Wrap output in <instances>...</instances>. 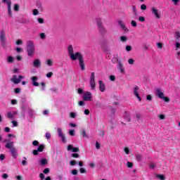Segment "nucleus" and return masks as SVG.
I'll return each instance as SVG.
<instances>
[{
	"mask_svg": "<svg viewBox=\"0 0 180 180\" xmlns=\"http://www.w3.org/2000/svg\"><path fill=\"white\" fill-rule=\"evenodd\" d=\"M54 64V62L53 61V60L49 59L46 60V65H49V67H53Z\"/></svg>",
	"mask_w": 180,
	"mask_h": 180,
	"instance_id": "nucleus-25",
	"label": "nucleus"
},
{
	"mask_svg": "<svg viewBox=\"0 0 180 180\" xmlns=\"http://www.w3.org/2000/svg\"><path fill=\"white\" fill-rule=\"evenodd\" d=\"M141 11H146V9H147V6H146V4H142L141 6Z\"/></svg>",
	"mask_w": 180,
	"mask_h": 180,
	"instance_id": "nucleus-47",
	"label": "nucleus"
},
{
	"mask_svg": "<svg viewBox=\"0 0 180 180\" xmlns=\"http://www.w3.org/2000/svg\"><path fill=\"white\" fill-rule=\"evenodd\" d=\"M140 89L139 88V86H135L134 88V91H133V94L134 95V96H136V98H137V99L139 100V102H141V97H140Z\"/></svg>",
	"mask_w": 180,
	"mask_h": 180,
	"instance_id": "nucleus-6",
	"label": "nucleus"
},
{
	"mask_svg": "<svg viewBox=\"0 0 180 180\" xmlns=\"http://www.w3.org/2000/svg\"><path fill=\"white\" fill-rule=\"evenodd\" d=\"M99 84V89L101 92H105L106 89V86H105V83L102 80L98 81Z\"/></svg>",
	"mask_w": 180,
	"mask_h": 180,
	"instance_id": "nucleus-12",
	"label": "nucleus"
},
{
	"mask_svg": "<svg viewBox=\"0 0 180 180\" xmlns=\"http://www.w3.org/2000/svg\"><path fill=\"white\" fill-rule=\"evenodd\" d=\"M89 113H90L89 110H88V109L84 110V115L88 116V115H89Z\"/></svg>",
	"mask_w": 180,
	"mask_h": 180,
	"instance_id": "nucleus-63",
	"label": "nucleus"
},
{
	"mask_svg": "<svg viewBox=\"0 0 180 180\" xmlns=\"http://www.w3.org/2000/svg\"><path fill=\"white\" fill-rule=\"evenodd\" d=\"M0 39L1 41H5V31H0Z\"/></svg>",
	"mask_w": 180,
	"mask_h": 180,
	"instance_id": "nucleus-22",
	"label": "nucleus"
},
{
	"mask_svg": "<svg viewBox=\"0 0 180 180\" xmlns=\"http://www.w3.org/2000/svg\"><path fill=\"white\" fill-rule=\"evenodd\" d=\"M37 21L40 23V24H43L44 23V19L43 18H38Z\"/></svg>",
	"mask_w": 180,
	"mask_h": 180,
	"instance_id": "nucleus-54",
	"label": "nucleus"
},
{
	"mask_svg": "<svg viewBox=\"0 0 180 180\" xmlns=\"http://www.w3.org/2000/svg\"><path fill=\"white\" fill-rule=\"evenodd\" d=\"M40 162H41V165H46V164H47L48 161H47V159H46V158H42V159L40 160Z\"/></svg>",
	"mask_w": 180,
	"mask_h": 180,
	"instance_id": "nucleus-27",
	"label": "nucleus"
},
{
	"mask_svg": "<svg viewBox=\"0 0 180 180\" xmlns=\"http://www.w3.org/2000/svg\"><path fill=\"white\" fill-rule=\"evenodd\" d=\"M139 22H146V18L143 17V16H139Z\"/></svg>",
	"mask_w": 180,
	"mask_h": 180,
	"instance_id": "nucleus-43",
	"label": "nucleus"
},
{
	"mask_svg": "<svg viewBox=\"0 0 180 180\" xmlns=\"http://www.w3.org/2000/svg\"><path fill=\"white\" fill-rule=\"evenodd\" d=\"M11 123L14 127H18V122L16 121H12Z\"/></svg>",
	"mask_w": 180,
	"mask_h": 180,
	"instance_id": "nucleus-57",
	"label": "nucleus"
},
{
	"mask_svg": "<svg viewBox=\"0 0 180 180\" xmlns=\"http://www.w3.org/2000/svg\"><path fill=\"white\" fill-rule=\"evenodd\" d=\"M157 47L161 50V49H162V43L161 42L157 43Z\"/></svg>",
	"mask_w": 180,
	"mask_h": 180,
	"instance_id": "nucleus-49",
	"label": "nucleus"
},
{
	"mask_svg": "<svg viewBox=\"0 0 180 180\" xmlns=\"http://www.w3.org/2000/svg\"><path fill=\"white\" fill-rule=\"evenodd\" d=\"M89 85L91 86V89L94 91L95 88H96V83L95 82V72H91L89 79Z\"/></svg>",
	"mask_w": 180,
	"mask_h": 180,
	"instance_id": "nucleus-5",
	"label": "nucleus"
},
{
	"mask_svg": "<svg viewBox=\"0 0 180 180\" xmlns=\"http://www.w3.org/2000/svg\"><path fill=\"white\" fill-rule=\"evenodd\" d=\"M124 152L125 153V154H127V155H129V154H130V148H129L128 147L124 148Z\"/></svg>",
	"mask_w": 180,
	"mask_h": 180,
	"instance_id": "nucleus-30",
	"label": "nucleus"
},
{
	"mask_svg": "<svg viewBox=\"0 0 180 180\" xmlns=\"http://www.w3.org/2000/svg\"><path fill=\"white\" fill-rule=\"evenodd\" d=\"M151 12L153 15L156 18V19L161 18V13L155 7L151 8Z\"/></svg>",
	"mask_w": 180,
	"mask_h": 180,
	"instance_id": "nucleus-7",
	"label": "nucleus"
},
{
	"mask_svg": "<svg viewBox=\"0 0 180 180\" xmlns=\"http://www.w3.org/2000/svg\"><path fill=\"white\" fill-rule=\"evenodd\" d=\"M81 174H85L86 172V170L84 168H80L79 169Z\"/></svg>",
	"mask_w": 180,
	"mask_h": 180,
	"instance_id": "nucleus-56",
	"label": "nucleus"
},
{
	"mask_svg": "<svg viewBox=\"0 0 180 180\" xmlns=\"http://www.w3.org/2000/svg\"><path fill=\"white\" fill-rule=\"evenodd\" d=\"M158 117L160 119V120H164L165 119V115L161 114L158 115Z\"/></svg>",
	"mask_w": 180,
	"mask_h": 180,
	"instance_id": "nucleus-51",
	"label": "nucleus"
},
{
	"mask_svg": "<svg viewBox=\"0 0 180 180\" xmlns=\"http://www.w3.org/2000/svg\"><path fill=\"white\" fill-rule=\"evenodd\" d=\"M68 151H72V153H78L79 149L78 148H73L72 145H69L68 146Z\"/></svg>",
	"mask_w": 180,
	"mask_h": 180,
	"instance_id": "nucleus-16",
	"label": "nucleus"
},
{
	"mask_svg": "<svg viewBox=\"0 0 180 180\" xmlns=\"http://www.w3.org/2000/svg\"><path fill=\"white\" fill-rule=\"evenodd\" d=\"M110 81H115V79H116V77H115L114 75H110Z\"/></svg>",
	"mask_w": 180,
	"mask_h": 180,
	"instance_id": "nucleus-64",
	"label": "nucleus"
},
{
	"mask_svg": "<svg viewBox=\"0 0 180 180\" xmlns=\"http://www.w3.org/2000/svg\"><path fill=\"white\" fill-rule=\"evenodd\" d=\"M32 65L34 68H40L41 67V60L39 58L34 59L32 62Z\"/></svg>",
	"mask_w": 180,
	"mask_h": 180,
	"instance_id": "nucleus-11",
	"label": "nucleus"
},
{
	"mask_svg": "<svg viewBox=\"0 0 180 180\" xmlns=\"http://www.w3.org/2000/svg\"><path fill=\"white\" fill-rule=\"evenodd\" d=\"M180 0H172V2H173L174 5L176 6H178V4H179Z\"/></svg>",
	"mask_w": 180,
	"mask_h": 180,
	"instance_id": "nucleus-45",
	"label": "nucleus"
},
{
	"mask_svg": "<svg viewBox=\"0 0 180 180\" xmlns=\"http://www.w3.org/2000/svg\"><path fill=\"white\" fill-rule=\"evenodd\" d=\"M23 78H25L24 76L20 75L18 78V77H16V75H13L11 81L14 83V84H19L20 82V79H23Z\"/></svg>",
	"mask_w": 180,
	"mask_h": 180,
	"instance_id": "nucleus-10",
	"label": "nucleus"
},
{
	"mask_svg": "<svg viewBox=\"0 0 180 180\" xmlns=\"http://www.w3.org/2000/svg\"><path fill=\"white\" fill-rule=\"evenodd\" d=\"M57 131L58 136L61 139L63 143H66L65 141V136L64 135V133L63 132V129L60 127L57 128Z\"/></svg>",
	"mask_w": 180,
	"mask_h": 180,
	"instance_id": "nucleus-8",
	"label": "nucleus"
},
{
	"mask_svg": "<svg viewBox=\"0 0 180 180\" xmlns=\"http://www.w3.org/2000/svg\"><path fill=\"white\" fill-rule=\"evenodd\" d=\"M50 172V169L46 168L44 169V174H49Z\"/></svg>",
	"mask_w": 180,
	"mask_h": 180,
	"instance_id": "nucleus-58",
	"label": "nucleus"
},
{
	"mask_svg": "<svg viewBox=\"0 0 180 180\" xmlns=\"http://www.w3.org/2000/svg\"><path fill=\"white\" fill-rule=\"evenodd\" d=\"M118 25H120L124 32H129V30L126 27V25H124V22H123L122 20H118Z\"/></svg>",
	"mask_w": 180,
	"mask_h": 180,
	"instance_id": "nucleus-14",
	"label": "nucleus"
},
{
	"mask_svg": "<svg viewBox=\"0 0 180 180\" xmlns=\"http://www.w3.org/2000/svg\"><path fill=\"white\" fill-rule=\"evenodd\" d=\"M72 175H77L78 174V171L77 169L72 170Z\"/></svg>",
	"mask_w": 180,
	"mask_h": 180,
	"instance_id": "nucleus-61",
	"label": "nucleus"
},
{
	"mask_svg": "<svg viewBox=\"0 0 180 180\" xmlns=\"http://www.w3.org/2000/svg\"><path fill=\"white\" fill-rule=\"evenodd\" d=\"M14 11H15V12L19 11V4H15V5H14Z\"/></svg>",
	"mask_w": 180,
	"mask_h": 180,
	"instance_id": "nucleus-42",
	"label": "nucleus"
},
{
	"mask_svg": "<svg viewBox=\"0 0 180 180\" xmlns=\"http://www.w3.org/2000/svg\"><path fill=\"white\" fill-rule=\"evenodd\" d=\"M72 157H73V158H79V155L78 153H72Z\"/></svg>",
	"mask_w": 180,
	"mask_h": 180,
	"instance_id": "nucleus-52",
	"label": "nucleus"
},
{
	"mask_svg": "<svg viewBox=\"0 0 180 180\" xmlns=\"http://www.w3.org/2000/svg\"><path fill=\"white\" fill-rule=\"evenodd\" d=\"M124 119L127 122H130V114L129 112H124Z\"/></svg>",
	"mask_w": 180,
	"mask_h": 180,
	"instance_id": "nucleus-21",
	"label": "nucleus"
},
{
	"mask_svg": "<svg viewBox=\"0 0 180 180\" xmlns=\"http://www.w3.org/2000/svg\"><path fill=\"white\" fill-rule=\"evenodd\" d=\"M131 26H133V27H136L137 26V22H136V21H134V20H132L131 22Z\"/></svg>",
	"mask_w": 180,
	"mask_h": 180,
	"instance_id": "nucleus-48",
	"label": "nucleus"
},
{
	"mask_svg": "<svg viewBox=\"0 0 180 180\" xmlns=\"http://www.w3.org/2000/svg\"><path fill=\"white\" fill-rule=\"evenodd\" d=\"M146 99L147 101H153V96H151V95L148 94L147 96H146Z\"/></svg>",
	"mask_w": 180,
	"mask_h": 180,
	"instance_id": "nucleus-50",
	"label": "nucleus"
},
{
	"mask_svg": "<svg viewBox=\"0 0 180 180\" xmlns=\"http://www.w3.org/2000/svg\"><path fill=\"white\" fill-rule=\"evenodd\" d=\"M120 40H121V41H127V37H126V36H122V37H120Z\"/></svg>",
	"mask_w": 180,
	"mask_h": 180,
	"instance_id": "nucleus-44",
	"label": "nucleus"
},
{
	"mask_svg": "<svg viewBox=\"0 0 180 180\" xmlns=\"http://www.w3.org/2000/svg\"><path fill=\"white\" fill-rule=\"evenodd\" d=\"M96 22L97 23V26L98 27V30L100 32H105V27H103V25L102 24V21L101 20L100 18H97L96 20Z\"/></svg>",
	"mask_w": 180,
	"mask_h": 180,
	"instance_id": "nucleus-9",
	"label": "nucleus"
},
{
	"mask_svg": "<svg viewBox=\"0 0 180 180\" xmlns=\"http://www.w3.org/2000/svg\"><path fill=\"white\" fill-rule=\"evenodd\" d=\"M83 100L86 102H91L92 99H94V96H92V93L89 91H85L82 96Z\"/></svg>",
	"mask_w": 180,
	"mask_h": 180,
	"instance_id": "nucleus-4",
	"label": "nucleus"
},
{
	"mask_svg": "<svg viewBox=\"0 0 180 180\" xmlns=\"http://www.w3.org/2000/svg\"><path fill=\"white\" fill-rule=\"evenodd\" d=\"M11 5L12 4H8L7 5L8 6V15L10 16V18H12V8H11Z\"/></svg>",
	"mask_w": 180,
	"mask_h": 180,
	"instance_id": "nucleus-24",
	"label": "nucleus"
},
{
	"mask_svg": "<svg viewBox=\"0 0 180 180\" xmlns=\"http://www.w3.org/2000/svg\"><path fill=\"white\" fill-rule=\"evenodd\" d=\"M39 37H40V39H41L42 40H44V39H46V34H45V33H41V34H39Z\"/></svg>",
	"mask_w": 180,
	"mask_h": 180,
	"instance_id": "nucleus-38",
	"label": "nucleus"
},
{
	"mask_svg": "<svg viewBox=\"0 0 180 180\" xmlns=\"http://www.w3.org/2000/svg\"><path fill=\"white\" fill-rule=\"evenodd\" d=\"M32 145L34 146H39V141H34L32 142Z\"/></svg>",
	"mask_w": 180,
	"mask_h": 180,
	"instance_id": "nucleus-62",
	"label": "nucleus"
},
{
	"mask_svg": "<svg viewBox=\"0 0 180 180\" xmlns=\"http://www.w3.org/2000/svg\"><path fill=\"white\" fill-rule=\"evenodd\" d=\"M174 37L175 39H176V40H179L180 38V32H176L175 34H174Z\"/></svg>",
	"mask_w": 180,
	"mask_h": 180,
	"instance_id": "nucleus-32",
	"label": "nucleus"
},
{
	"mask_svg": "<svg viewBox=\"0 0 180 180\" xmlns=\"http://www.w3.org/2000/svg\"><path fill=\"white\" fill-rule=\"evenodd\" d=\"M46 77L47 78H51V77H53V72H49L46 74Z\"/></svg>",
	"mask_w": 180,
	"mask_h": 180,
	"instance_id": "nucleus-53",
	"label": "nucleus"
},
{
	"mask_svg": "<svg viewBox=\"0 0 180 180\" xmlns=\"http://www.w3.org/2000/svg\"><path fill=\"white\" fill-rule=\"evenodd\" d=\"M15 61V58L13 56H8L7 57V62L9 63H12Z\"/></svg>",
	"mask_w": 180,
	"mask_h": 180,
	"instance_id": "nucleus-26",
	"label": "nucleus"
},
{
	"mask_svg": "<svg viewBox=\"0 0 180 180\" xmlns=\"http://www.w3.org/2000/svg\"><path fill=\"white\" fill-rule=\"evenodd\" d=\"M127 166L128 168H133V162H127Z\"/></svg>",
	"mask_w": 180,
	"mask_h": 180,
	"instance_id": "nucleus-40",
	"label": "nucleus"
},
{
	"mask_svg": "<svg viewBox=\"0 0 180 180\" xmlns=\"http://www.w3.org/2000/svg\"><path fill=\"white\" fill-rule=\"evenodd\" d=\"M118 25H120L124 32H129V30L126 27V25H124V22H123L122 20H118Z\"/></svg>",
	"mask_w": 180,
	"mask_h": 180,
	"instance_id": "nucleus-13",
	"label": "nucleus"
},
{
	"mask_svg": "<svg viewBox=\"0 0 180 180\" xmlns=\"http://www.w3.org/2000/svg\"><path fill=\"white\" fill-rule=\"evenodd\" d=\"M44 150V145H40L39 147H38V152L39 153H41L43 152V150Z\"/></svg>",
	"mask_w": 180,
	"mask_h": 180,
	"instance_id": "nucleus-29",
	"label": "nucleus"
},
{
	"mask_svg": "<svg viewBox=\"0 0 180 180\" xmlns=\"http://www.w3.org/2000/svg\"><path fill=\"white\" fill-rule=\"evenodd\" d=\"M149 167L150 168V169H154V168H155V164L150 163L149 164Z\"/></svg>",
	"mask_w": 180,
	"mask_h": 180,
	"instance_id": "nucleus-46",
	"label": "nucleus"
},
{
	"mask_svg": "<svg viewBox=\"0 0 180 180\" xmlns=\"http://www.w3.org/2000/svg\"><path fill=\"white\" fill-rule=\"evenodd\" d=\"M128 63L129 64V65H133V64H134V60L133 58H129L128 60Z\"/></svg>",
	"mask_w": 180,
	"mask_h": 180,
	"instance_id": "nucleus-36",
	"label": "nucleus"
},
{
	"mask_svg": "<svg viewBox=\"0 0 180 180\" xmlns=\"http://www.w3.org/2000/svg\"><path fill=\"white\" fill-rule=\"evenodd\" d=\"M32 14L34 15V16H37V15H39V10L37 9H34L32 11Z\"/></svg>",
	"mask_w": 180,
	"mask_h": 180,
	"instance_id": "nucleus-35",
	"label": "nucleus"
},
{
	"mask_svg": "<svg viewBox=\"0 0 180 180\" xmlns=\"http://www.w3.org/2000/svg\"><path fill=\"white\" fill-rule=\"evenodd\" d=\"M70 136H75V129H70L69 130Z\"/></svg>",
	"mask_w": 180,
	"mask_h": 180,
	"instance_id": "nucleus-31",
	"label": "nucleus"
},
{
	"mask_svg": "<svg viewBox=\"0 0 180 180\" xmlns=\"http://www.w3.org/2000/svg\"><path fill=\"white\" fill-rule=\"evenodd\" d=\"M17 46H20V44H23V41L22 39H18L16 41Z\"/></svg>",
	"mask_w": 180,
	"mask_h": 180,
	"instance_id": "nucleus-41",
	"label": "nucleus"
},
{
	"mask_svg": "<svg viewBox=\"0 0 180 180\" xmlns=\"http://www.w3.org/2000/svg\"><path fill=\"white\" fill-rule=\"evenodd\" d=\"M126 51H131V46H126Z\"/></svg>",
	"mask_w": 180,
	"mask_h": 180,
	"instance_id": "nucleus-60",
	"label": "nucleus"
},
{
	"mask_svg": "<svg viewBox=\"0 0 180 180\" xmlns=\"http://www.w3.org/2000/svg\"><path fill=\"white\" fill-rule=\"evenodd\" d=\"M15 115H16V112H7V117H8V119H13Z\"/></svg>",
	"mask_w": 180,
	"mask_h": 180,
	"instance_id": "nucleus-23",
	"label": "nucleus"
},
{
	"mask_svg": "<svg viewBox=\"0 0 180 180\" xmlns=\"http://www.w3.org/2000/svg\"><path fill=\"white\" fill-rule=\"evenodd\" d=\"M4 4H6V5H12V2L11 0H2Z\"/></svg>",
	"mask_w": 180,
	"mask_h": 180,
	"instance_id": "nucleus-34",
	"label": "nucleus"
},
{
	"mask_svg": "<svg viewBox=\"0 0 180 180\" xmlns=\"http://www.w3.org/2000/svg\"><path fill=\"white\" fill-rule=\"evenodd\" d=\"M5 147H6V148H8V150H12V148H15V147L13 146V142H12V141L8 142L6 144Z\"/></svg>",
	"mask_w": 180,
	"mask_h": 180,
	"instance_id": "nucleus-18",
	"label": "nucleus"
},
{
	"mask_svg": "<svg viewBox=\"0 0 180 180\" xmlns=\"http://www.w3.org/2000/svg\"><path fill=\"white\" fill-rule=\"evenodd\" d=\"M156 177H158V179L160 180H165V176H164V174H157Z\"/></svg>",
	"mask_w": 180,
	"mask_h": 180,
	"instance_id": "nucleus-28",
	"label": "nucleus"
},
{
	"mask_svg": "<svg viewBox=\"0 0 180 180\" xmlns=\"http://www.w3.org/2000/svg\"><path fill=\"white\" fill-rule=\"evenodd\" d=\"M82 136L83 137H88V135L86 134V131H85L84 129H83V130L82 131Z\"/></svg>",
	"mask_w": 180,
	"mask_h": 180,
	"instance_id": "nucleus-39",
	"label": "nucleus"
},
{
	"mask_svg": "<svg viewBox=\"0 0 180 180\" xmlns=\"http://www.w3.org/2000/svg\"><path fill=\"white\" fill-rule=\"evenodd\" d=\"M10 151L13 158H16V157H18V151L16 150V148H13L11 149Z\"/></svg>",
	"mask_w": 180,
	"mask_h": 180,
	"instance_id": "nucleus-17",
	"label": "nucleus"
},
{
	"mask_svg": "<svg viewBox=\"0 0 180 180\" xmlns=\"http://www.w3.org/2000/svg\"><path fill=\"white\" fill-rule=\"evenodd\" d=\"M31 79L32 81V85H34V86H39V83L37 82L39 77H37V76H34L31 77Z\"/></svg>",
	"mask_w": 180,
	"mask_h": 180,
	"instance_id": "nucleus-15",
	"label": "nucleus"
},
{
	"mask_svg": "<svg viewBox=\"0 0 180 180\" xmlns=\"http://www.w3.org/2000/svg\"><path fill=\"white\" fill-rule=\"evenodd\" d=\"M68 53L72 61H76V60H79V65L81 68L82 71H84L85 64L84 63V56H82L81 52L74 53V47H72V45H69L68 46Z\"/></svg>",
	"mask_w": 180,
	"mask_h": 180,
	"instance_id": "nucleus-1",
	"label": "nucleus"
},
{
	"mask_svg": "<svg viewBox=\"0 0 180 180\" xmlns=\"http://www.w3.org/2000/svg\"><path fill=\"white\" fill-rule=\"evenodd\" d=\"M36 53V47L34 46V43L32 41H27V54L28 57H33Z\"/></svg>",
	"mask_w": 180,
	"mask_h": 180,
	"instance_id": "nucleus-2",
	"label": "nucleus"
},
{
	"mask_svg": "<svg viewBox=\"0 0 180 180\" xmlns=\"http://www.w3.org/2000/svg\"><path fill=\"white\" fill-rule=\"evenodd\" d=\"M85 105V102L84 101H80L79 102V106H84Z\"/></svg>",
	"mask_w": 180,
	"mask_h": 180,
	"instance_id": "nucleus-59",
	"label": "nucleus"
},
{
	"mask_svg": "<svg viewBox=\"0 0 180 180\" xmlns=\"http://www.w3.org/2000/svg\"><path fill=\"white\" fill-rule=\"evenodd\" d=\"M155 95L158 96L160 99H162L165 102H169L170 101L169 98L165 96L164 92H162V91L160 89L155 90Z\"/></svg>",
	"mask_w": 180,
	"mask_h": 180,
	"instance_id": "nucleus-3",
	"label": "nucleus"
},
{
	"mask_svg": "<svg viewBox=\"0 0 180 180\" xmlns=\"http://www.w3.org/2000/svg\"><path fill=\"white\" fill-rule=\"evenodd\" d=\"M176 51L180 49V42H176Z\"/></svg>",
	"mask_w": 180,
	"mask_h": 180,
	"instance_id": "nucleus-55",
	"label": "nucleus"
},
{
	"mask_svg": "<svg viewBox=\"0 0 180 180\" xmlns=\"http://www.w3.org/2000/svg\"><path fill=\"white\" fill-rule=\"evenodd\" d=\"M118 69L122 74H124V68L123 67V64L120 62L118 63Z\"/></svg>",
	"mask_w": 180,
	"mask_h": 180,
	"instance_id": "nucleus-19",
	"label": "nucleus"
},
{
	"mask_svg": "<svg viewBox=\"0 0 180 180\" xmlns=\"http://www.w3.org/2000/svg\"><path fill=\"white\" fill-rule=\"evenodd\" d=\"M70 116L72 119H75L77 117V112H70Z\"/></svg>",
	"mask_w": 180,
	"mask_h": 180,
	"instance_id": "nucleus-33",
	"label": "nucleus"
},
{
	"mask_svg": "<svg viewBox=\"0 0 180 180\" xmlns=\"http://www.w3.org/2000/svg\"><path fill=\"white\" fill-rule=\"evenodd\" d=\"M45 137L46 139H47V140H50V139H51V134H50V133L46 132L45 134Z\"/></svg>",
	"mask_w": 180,
	"mask_h": 180,
	"instance_id": "nucleus-37",
	"label": "nucleus"
},
{
	"mask_svg": "<svg viewBox=\"0 0 180 180\" xmlns=\"http://www.w3.org/2000/svg\"><path fill=\"white\" fill-rule=\"evenodd\" d=\"M135 158L138 162L143 161V155L136 153L135 155Z\"/></svg>",
	"mask_w": 180,
	"mask_h": 180,
	"instance_id": "nucleus-20",
	"label": "nucleus"
}]
</instances>
